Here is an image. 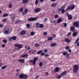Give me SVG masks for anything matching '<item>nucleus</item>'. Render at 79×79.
I'll list each match as a JSON object with an SVG mask.
<instances>
[{
    "label": "nucleus",
    "mask_w": 79,
    "mask_h": 79,
    "mask_svg": "<svg viewBox=\"0 0 79 79\" xmlns=\"http://www.w3.org/2000/svg\"><path fill=\"white\" fill-rule=\"evenodd\" d=\"M9 31H10V28L7 27L6 28L4 32L5 34H8V33H9Z\"/></svg>",
    "instance_id": "9d476101"
},
{
    "label": "nucleus",
    "mask_w": 79,
    "mask_h": 79,
    "mask_svg": "<svg viewBox=\"0 0 79 79\" xmlns=\"http://www.w3.org/2000/svg\"><path fill=\"white\" fill-rule=\"evenodd\" d=\"M47 21H48V19H47V18H46L44 19V21H45V22H47Z\"/></svg>",
    "instance_id": "bf43d9fd"
},
{
    "label": "nucleus",
    "mask_w": 79,
    "mask_h": 79,
    "mask_svg": "<svg viewBox=\"0 0 79 79\" xmlns=\"http://www.w3.org/2000/svg\"><path fill=\"white\" fill-rule=\"evenodd\" d=\"M27 2H28V0H22L23 3H26Z\"/></svg>",
    "instance_id": "bb28decb"
},
{
    "label": "nucleus",
    "mask_w": 79,
    "mask_h": 79,
    "mask_svg": "<svg viewBox=\"0 0 79 79\" xmlns=\"http://www.w3.org/2000/svg\"><path fill=\"white\" fill-rule=\"evenodd\" d=\"M56 3H54L52 4L51 5L52 6V7H55L57 5V4H56Z\"/></svg>",
    "instance_id": "a878e982"
},
{
    "label": "nucleus",
    "mask_w": 79,
    "mask_h": 79,
    "mask_svg": "<svg viewBox=\"0 0 79 79\" xmlns=\"http://www.w3.org/2000/svg\"><path fill=\"white\" fill-rule=\"evenodd\" d=\"M68 74V73H67V71H64L63 72L61 73V75H62V76H64V75H66V74Z\"/></svg>",
    "instance_id": "ddd939ff"
},
{
    "label": "nucleus",
    "mask_w": 79,
    "mask_h": 79,
    "mask_svg": "<svg viewBox=\"0 0 79 79\" xmlns=\"http://www.w3.org/2000/svg\"><path fill=\"white\" fill-rule=\"evenodd\" d=\"M8 16V14H5L2 15V17H6Z\"/></svg>",
    "instance_id": "c85d7f7f"
},
{
    "label": "nucleus",
    "mask_w": 79,
    "mask_h": 79,
    "mask_svg": "<svg viewBox=\"0 0 79 79\" xmlns=\"http://www.w3.org/2000/svg\"><path fill=\"white\" fill-rule=\"evenodd\" d=\"M61 11V13L62 14H63L64 13L66 12V10H65L64 9H62Z\"/></svg>",
    "instance_id": "f704fd0d"
},
{
    "label": "nucleus",
    "mask_w": 79,
    "mask_h": 79,
    "mask_svg": "<svg viewBox=\"0 0 79 79\" xmlns=\"http://www.w3.org/2000/svg\"><path fill=\"white\" fill-rule=\"evenodd\" d=\"M65 10L66 11H69V10H71L70 8V6L68 7L67 9H66Z\"/></svg>",
    "instance_id": "7c9ffc66"
},
{
    "label": "nucleus",
    "mask_w": 79,
    "mask_h": 79,
    "mask_svg": "<svg viewBox=\"0 0 79 79\" xmlns=\"http://www.w3.org/2000/svg\"><path fill=\"white\" fill-rule=\"evenodd\" d=\"M33 65H35V61H34L33 62Z\"/></svg>",
    "instance_id": "0e129e2a"
},
{
    "label": "nucleus",
    "mask_w": 79,
    "mask_h": 79,
    "mask_svg": "<svg viewBox=\"0 0 79 79\" xmlns=\"http://www.w3.org/2000/svg\"><path fill=\"white\" fill-rule=\"evenodd\" d=\"M6 20H7V19H3V20L2 21V22H5L6 21Z\"/></svg>",
    "instance_id": "6e6d98bb"
},
{
    "label": "nucleus",
    "mask_w": 79,
    "mask_h": 79,
    "mask_svg": "<svg viewBox=\"0 0 79 79\" xmlns=\"http://www.w3.org/2000/svg\"><path fill=\"white\" fill-rule=\"evenodd\" d=\"M40 11H41V8L40 7L36 8L34 10V11L35 13H39V12H40Z\"/></svg>",
    "instance_id": "0eeeda50"
},
{
    "label": "nucleus",
    "mask_w": 79,
    "mask_h": 79,
    "mask_svg": "<svg viewBox=\"0 0 79 79\" xmlns=\"http://www.w3.org/2000/svg\"><path fill=\"white\" fill-rule=\"evenodd\" d=\"M6 68V66L5 65L3 67H2L1 68V69H5V68Z\"/></svg>",
    "instance_id": "a18cd8bd"
},
{
    "label": "nucleus",
    "mask_w": 79,
    "mask_h": 79,
    "mask_svg": "<svg viewBox=\"0 0 79 79\" xmlns=\"http://www.w3.org/2000/svg\"><path fill=\"white\" fill-rule=\"evenodd\" d=\"M79 41V38L77 39L74 42V44H76L77 42H78V41Z\"/></svg>",
    "instance_id": "c9c22d12"
},
{
    "label": "nucleus",
    "mask_w": 79,
    "mask_h": 79,
    "mask_svg": "<svg viewBox=\"0 0 79 79\" xmlns=\"http://www.w3.org/2000/svg\"><path fill=\"white\" fill-rule=\"evenodd\" d=\"M63 76L60 73L59 75L57 77V79H60L61 77H62Z\"/></svg>",
    "instance_id": "cd10ccee"
},
{
    "label": "nucleus",
    "mask_w": 79,
    "mask_h": 79,
    "mask_svg": "<svg viewBox=\"0 0 79 79\" xmlns=\"http://www.w3.org/2000/svg\"><path fill=\"white\" fill-rule=\"evenodd\" d=\"M40 46V45H39V44H38L37 43H36L35 44V47H39Z\"/></svg>",
    "instance_id": "72a5a7b5"
},
{
    "label": "nucleus",
    "mask_w": 79,
    "mask_h": 79,
    "mask_svg": "<svg viewBox=\"0 0 79 79\" xmlns=\"http://www.w3.org/2000/svg\"><path fill=\"white\" fill-rule=\"evenodd\" d=\"M27 76L26 74H24L23 73H22L19 75V77L20 79H22V78H23V79H27Z\"/></svg>",
    "instance_id": "f03ea898"
},
{
    "label": "nucleus",
    "mask_w": 79,
    "mask_h": 79,
    "mask_svg": "<svg viewBox=\"0 0 79 79\" xmlns=\"http://www.w3.org/2000/svg\"><path fill=\"white\" fill-rule=\"evenodd\" d=\"M23 10H24L23 8H21L19 9V11L20 12H22L23 11Z\"/></svg>",
    "instance_id": "e433bc0d"
},
{
    "label": "nucleus",
    "mask_w": 79,
    "mask_h": 79,
    "mask_svg": "<svg viewBox=\"0 0 79 79\" xmlns=\"http://www.w3.org/2000/svg\"><path fill=\"white\" fill-rule=\"evenodd\" d=\"M70 7V10H73L75 8V6L74 5H72Z\"/></svg>",
    "instance_id": "412c9836"
},
{
    "label": "nucleus",
    "mask_w": 79,
    "mask_h": 79,
    "mask_svg": "<svg viewBox=\"0 0 79 79\" xmlns=\"http://www.w3.org/2000/svg\"><path fill=\"white\" fill-rule=\"evenodd\" d=\"M8 7L9 8H12V4H9L8 6Z\"/></svg>",
    "instance_id": "49530a36"
},
{
    "label": "nucleus",
    "mask_w": 79,
    "mask_h": 79,
    "mask_svg": "<svg viewBox=\"0 0 79 79\" xmlns=\"http://www.w3.org/2000/svg\"><path fill=\"white\" fill-rule=\"evenodd\" d=\"M15 47L19 48H17V49L18 50H19V48H23V46L21 44H17L15 45Z\"/></svg>",
    "instance_id": "7ed1b4c3"
},
{
    "label": "nucleus",
    "mask_w": 79,
    "mask_h": 79,
    "mask_svg": "<svg viewBox=\"0 0 79 79\" xmlns=\"http://www.w3.org/2000/svg\"><path fill=\"white\" fill-rule=\"evenodd\" d=\"M40 23H37L36 24V27H37V28H39V27H40Z\"/></svg>",
    "instance_id": "c756f323"
},
{
    "label": "nucleus",
    "mask_w": 79,
    "mask_h": 79,
    "mask_svg": "<svg viewBox=\"0 0 79 79\" xmlns=\"http://www.w3.org/2000/svg\"><path fill=\"white\" fill-rule=\"evenodd\" d=\"M55 18H58V15H56L54 16Z\"/></svg>",
    "instance_id": "3c124183"
},
{
    "label": "nucleus",
    "mask_w": 79,
    "mask_h": 79,
    "mask_svg": "<svg viewBox=\"0 0 79 79\" xmlns=\"http://www.w3.org/2000/svg\"><path fill=\"white\" fill-rule=\"evenodd\" d=\"M66 58H69V53H67L66 55Z\"/></svg>",
    "instance_id": "ea45409f"
},
{
    "label": "nucleus",
    "mask_w": 79,
    "mask_h": 79,
    "mask_svg": "<svg viewBox=\"0 0 79 79\" xmlns=\"http://www.w3.org/2000/svg\"><path fill=\"white\" fill-rule=\"evenodd\" d=\"M71 35V32H69L67 35V36H68L69 37Z\"/></svg>",
    "instance_id": "37998d69"
},
{
    "label": "nucleus",
    "mask_w": 79,
    "mask_h": 79,
    "mask_svg": "<svg viewBox=\"0 0 79 79\" xmlns=\"http://www.w3.org/2000/svg\"><path fill=\"white\" fill-rule=\"evenodd\" d=\"M73 25L74 27H76V28H79V24H78V23H77V22H74L73 23Z\"/></svg>",
    "instance_id": "423d86ee"
},
{
    "label": "nucleus",
    "mask_w": 79,
    "mask_h": 79,
    "mask_svg": "<svg viewBox=\"0 0 79 79\" xmlns=\"http://www.w3.org/2000/svg\"><path fill=\"white\" fill-rule=\"evenodd\" d=\"M75 27L74 26H72L70 27V30L72 32H75Z\"/></svg>",
    "instance_id": "9b49d317"
},
{
    "label": "nucleus",
    "mask_w": 79,
    "mask_h": 79,
    "mask_svg": "<svg viewBox=\"0 0 79 79\" xmlns=\"http://www.w3.org/2000/svg\"><path fill=\"white\" fill-rule=\"evenodd\" d=\"M65 49H66V50H68V49H69L70 47L69 46H65Z\"/></svg>",
    "instance_id": "864d4df0"
},
{
    "label": "nucleus",
    "mask_w": 79,
    "mask_h": 79,
    "mask_svg": "<svg viewBox=\"0 0 79 79\" xmlns=\"http://www.w3.org/2000/svg\"><path fill=\"white\" fill-rule=\"evenodd\" d=\"M43 27H44V25L42 24H40V28H43Z\"/></svg>",
    "instance_id": "2f4dec72"
},
{
    "label": "nucleus",
    "mask_w": 79,
    "mask_h": 79,
    "mask_svg": "<svg viewBox=\"0 0 79 79\" xmlns=\"http://www.w3.org/2000/svg\"><path fill=\"white\" fill-rule=\"evenodd\" d=\"M50 22L51 23H53V24H55L56 23V20H54L53 21H52V20H50Z\"/></svg>",
    "instance_id": "a19ab883"
},
{
    "label": "nucleus",
    "mask_w": 79,
    "mask_h": 79,
    "mask_svg": "<svg viewBox=\"0 0 79 79\" xmlns=\"http://www.w3.org/2000/svg\"><path fill=\"white\" fill-rule=\"evenodd\" d=\"M64 41L65 42H66V43H70L71 42L68 38H65L64 40Z\"/></svg>",
    "instance_id": "f8f14e48"
},
{
    "label": "nucleus",
    "mask_w": 79,
    "mask_h": 79,
    "mask_svg": "<svg viewBox=\"0 0 79 79\" xmlns=\"http://www.w3.org/2000/svg\"><path fill=\"white\" fill-rule=\"evenodd\" d=\"M38 3H39V0H36L35 2V5H37Z\"/></svg>",
    "instance_id": "603ef678"
},
{
    "label": "nucleus",
    "mask_w": 79,
    "mask_h": 79,
    "mask_svg": "<svg viewBox=\"0 0 79 79\" xmlns=\"http://www.w3.org/2000/svg\"><path fill=\"white\" fill-rule=\"evenodd\" d=\"M19 62H20L21 63H25V60L24 59H19L18 60Z\"/></svg>",
    "instance_id": "6e6552de"
},
{
    "label": "nucleus",
    "mask_w": 79,
    "mask_h": 79,
    "mask_svg": "<svg viewBox=\"0 0 79 79\" xmlns=\"http://www.w3.org/2000/svg\"><path fill=\"white\" fill-rule=\"evenodd\" d=\"M38 18L37 17L34 18L31 17L28 19V21H35V20L37 19Z\"/></svg>",
    "instance_id": "20e7f679"
},
{
    "label": "nucleus",
    "mask_w": 79,
    "mask_h": 79,
    "mask_svg": "<svg viewBox=\"0 0 79 79\" xmlns=\"http://www.w3.org/2000/svg\"><path fill=\"white\" fill-rule=\"evenodd\" d=\"M5 47V44H2L1 46V47H2V48H4Z\"/></svg>",
    "instance_id": "13d9d810"
},
{
    "label": "nucleus",
    "mask_w": 79,
    "mask_h": 79,
    "mask_svg": "<svg viewBox=\"0 0 79 79\" xmlns=\"http://www.w3.org/2000/svg\"><path fill=\"white\" fill-rule=\"evenodd\" d=\"M66 26H67V23H64V27H66Z\"/></svg>",
    "instance_id": "e2e57ef3"
},
{
    "label": "nucleus",
    "mask_w": 79,
    "mask_h": 79,
    "mask_svg": "<svg viewBox=\"0 0 79 79\" xmlns=\"http://www.w3.org/2000/svg\"><path fill=\"white\" fill-rule=\"evenodd\" d=\"M25 48L26 49V50L27 51L29 50H30L31 49V48L30 47H29L28 48V47L27 46H25Z\"/></svg>",
    "instance_id": "a211bd4d"
},
{
    "label": "nucleus",
    "mask_w": 79,
    "mask_h": 79,
    "mask_svg": "<svg viewBox=\"0 0 79 79\" xmlns=\"http://www.w3.org/2000/svg\"><path fill=\"white\" fill-rule=\"evenodd\" d=\"M61 22H62V19H59L57 21V23H60Z\"/></svg>",
    "instance_id": "b1692460"
},
{
    "label": "nucleus",
    "mask_w": 79,
    "mask_h": 79,
    "mask_svg": "<svg viewBox=\"0 0 79 79\" xmlns=\"http://www.w3.org/2000/svg\"><path fill=\"white\" fill-rule=\"evenodd\" d=\"M48 40L49 41H50L53 40V38L52 37H49L48 38Z\"/></svg>",
    "instance_id": "473e14b6"
},
{
    "label": "nucleus",
    "mask_w": 79,
    "mask_h": 79,
    "mask_svg": "<svg viewBox=\"0 0 79 79\" xmlns=\"http://www.w3.org/2000/svg\"><path fill=\"white\" fill-rule=\"evenodd\" d=\"M45 53H43L41 54L40 55V56H43V55H44Z\"/></svg>",
    "instance_id": "680f3d73"
},
{
    "label": "nucleus",
    "mask_w": 79,
    "mask_h": 79,
    "mask_svg": "<svg viewBox=\"0 0 79 79\" xmlns=\"http://www.w3.org/2000/svg\"><path fill=\"white\" fill-rule=\"evenodd\" d=\"M57 44H56V43H53L51 44L50 45V47H55V46H56V45Z\"/></svg>",
    "instance_id": "aec40b11"
},
{
    "label": "nucleus",
    "mask_w": 79,
    "mask_h": 79,
    "mask_svg": "<svg viewBox=\"0 0 79 79\" xmlns=\"http://www.w3.org/2000/svg\"><path fill=\"white\" fill-rule=\"evenodd\" d=\"M66 16H69V13H66Z\"/></svg>",
    "instance_id": "338daca9"
},
{
    "label": "nucleus",
    "mask_w": 79,
    "mask_h": 79,
    "mask_svg": "<svg viewBox=\"0 0 79 79\" xmlns=\"http://www.w3.org/2000/svg\"><path fill=\"white\" fill-rule=\"evenodd\" d=\"M2 42L4 43H5V44H6V43H7V41H6V40L5 39H4L3 40Z\"/></svg>",
    "instance_id": "58836bf2"
},
{
    "label": "nucleus",
    "mask_w": 79,
    "mask_h": 79,
    "mask_svg": "<svg viewBox=\"0 0 79 79\" xmlns=\"http://www.w3.org/2000/svg\"><path fill=\"white\" fill-rule=\"evenodd\" d=\"M56 37V35L55 34H54L52 36V37H53V38H55Z\"/></svg>",
    "instance_id": "4d7b16f0"
},
{
    "label": "nucleus",
    "mask_w": 79,
    "mask_h": 79,
    "mask_svg": "<svg viewBox=\"0 0 79 79\" xmlns=\"http://www.w3.org/2000/svg\"><path fill=\"white\" fill-rule=\"evenodd\" d=\"M20 23V21H16L15 22V24H19Z\"/></svg>",
    "instance_id": "de8ad7c7"
},
{
    "label": "nucleus",
    "mask_w": 79,
    "mask_h": 79,
    "mask_svg": "<svg viewBox=\"0 0 79 79\" xmlns=\"http://www.w3.org/2000/svg\"><path fill=\"white\" fill-rule=\"evenodd\" d=\"M47 32H44V35H47Z\"/></svg>",
    "instance_id": "69168bd1"
},
{
    "label": "nucleus",
    "mask_w": 79,
    "mask_h": 79,
    "mask_svg": "<svg viewBox=\"0 0 79 79\" xmlns=\"http://www.w3.org/2000/svg\"><path fill=\"white\" fill-rule=\"evenodd\" d=\"M37 60H38V58L37 57L33 59V60L35 61H36Z\"/></svg>",
    "instance_id": "c03bdc74"
},
{
    "label": "nucleus",
    "mask_w": 79,
    "mask_h": 79,
    "mask_svg": "<svg viewBox=\"0 0 79 79\" xmlns=\"http://www.w3.org/2000/svg\"><path fill=\"white\" fill-rule=\"evenodd\" d=\"M43 51L40 50L37 52V54L39 55V54H41V53H43Z\"/></svg>",
    "instance_id": "393cba45"
},
{
    "label": "nucleus",
    "mask_w": 79,
    "mask_h": 79,
    "mask_svg": "<svg viewBox=\"0 0 79 79\" xmlns=\"http://www.w3.org/2000/svg\"><path fill=\"white\" fill-rule=\"evenodd\" d=\"M68 19L69 20H71L73 19V17H72V15H69L68 16Z\"/></svg>",
    "instance_id": "4468645a"
},
{
    "label": "nucleus",
    "mask_w": 79,
    "mask_h": 79,
    "mask_svg": "<svg viewBox=\"0 0 79 79\" xmlns=\"http://www.w3.org/2000/svg\"><path fill=\"white\" fill-rule=\"evenodd\" d=\"M77 47H79V42H78L77 44Z\"/></svg>",
    "instance_id": "774afa93"
},
{
    "label": "nucleus",
    "mask_w": 79,
    "mask_h": 79,
    "mask_svg": "<svg viewBox=\"0 0 79 79\" xmlns=\"http://www.w3.org/2000/svg\"><path fill=\"white\" fill-rule=\"evenodd\" d=\"M35 34H34V32L33 31H32L30 33V35H35Z\"/></svg>",
    "instance_id": "79ce46f5"
},
{
    "label": "nucleus",
    "mask_w": 79,
    "mask_h": 79,
    "mask_svg": "<svg viewBox=\"0 0 79 79\" xmlns=\"http://www.w3.org/2000/svg\"><path fill=\"white\" fill-rule=\"evenodd\" d=\"M39 66L40 67H41L42 66V64H43V63L42 62H41L39 63Z\"/></svg>",
    "instance_id": "8fccbe9b"
},
{
    "label": "nucleus",
    "mask_w": 79,
    "mask_h": 79,
    "mask_svg": "<svg viewBox=\"0 0 79 79\" xmlns=\"http://www.w3.org/2000/svg\"><path fill=\"white\" fill-rule=\"evenodd\" d=\"M24 11L25 12V13H24V12H23L22 13V15H26V13H27L28 12V9H25L24 10Z\"/></svg>",
    "instance_id": "6ab92c4d"
},
{
    "label": "nucleus",
    "mask_w": 79,
    "mask_h": 79,
    "mask_svg": "<svg viewBox=\"0 0 79 79\" xmlns=\"http://www.w3.org/2000/svg\"><path fill=\"white\" fill-rule=\"evenodd\" d=\"M60 69L58 67H56V68L55 70L54 71L55 72H56V73H58V71H60Z\"/></svg>",
    "instance_id": "dca6fc26"
},
{
    "label": "nucleus",
    "mask_w": 79,
    "mask_h": 79,
    "mask_svg": "<svg viewBox=\"0 0 79 79\" xmlns=\"http://www.w3.org/2000/svg\"><path fill=\"white\" fill-rule=\"evenodd\" d=\"M36 52H37V50H36L32 49L31 51V54L35 53Z\"/></svg>",
    "instance_id": "2eb2a0df"
},
{
    "label": "nucleus",
    "mask_w": 79,
    "mask_h": 79,
    "mask_svg": "<svg viewBox=\"0 0 79 79\" xmlns=\"http://www.w3.org/2000/svg\"><path fill=\"white\" fill-rule=\"evenodd\" d=\"M62 54L63 55H66L67 54V52H66L65 51L63 52H62Z\"/></svg>",
    "instance_id": "4c0bfd02"
},
{
    "label": "nucleus",
    "mask_w": 79,
    "mask_h": 79,
    "mask_svg": "<svg viewBox=\"0 0 79 79\" xmlns=\"http://www.w3.org/2000/svg\"><path fill=\"white\" fill-rule=\"evenodd\" d=\"M27 27H28V28H30V25L29 24H27Z\"/></svg>",
    "instance_id": "5fc2aeb1"
},
{
    "label": "nucleus",
    "mask_w": 79,
    "mask_h": 79,
    "mask_svg": "<svg viewBox=\"0 0 79 79\" xmlns=\"http://www.w3.org/2000/svg\"><path fill=\"white\" fill-rule=\"evenodd\" d=\"M65 8V6H61V8L60 9H58V11H61V10L62 9H64Z\"/></svg>",
    "instance_id": "f3484780"
},
{
    "label": "nucleus",
    "mask_w": 79,
    "mask_h": 79,
    "mask_svg": "<svg viewBox=\"0 0 79 79\" xmlns=\"http://www.w3.org/2000/svg\"><path fill=\"white\" fill-rule=\"evenodd\" d=\"M27 56H28V54L24 55L21 56V57L22 58H24V57L25 58H27Z\"/></svg>",
    "instance_id": "5701e85b"
},
{
    "label": "nucleus",
    "mask_w": 79,
    "mask_h": 79,
    "mask_svg": "<svg viewBox=\"0 0 79 79\" xmlns=\"http://www.w3.org/2000/svg\"><path fill=\"white\" fill-rule=\"evenodd\" d=\"M4 24L3 23H1L0 24V27H3Z\"/></svg>",
    "instance_id": "09e8293b"
},
{
    "label": "nucleus",
    "mask_w": 79,
    "mask_h": 79,
    "mask_svg": "<svg viewBox=\"0 0 79 79\" xmlns=\"http://www.w3.org/2000/svg\"><path fill=\"white\" fill-rule=\"evenodd\" d=\"M17 39V37L16 36H13L12 37H10L9 38V39L10 41H11L12 40H16Z\"/></svg>",
    "instance_id": "39448f33"
},
{
    "label": "nucleus",
    "mask_w": 79,
    "mask_h": 79,
    "mask_svg": "<svg viewBox=\"0 0 79 79\" xmlns=\"http://www.w3.org/2000/svg\"><path fill=\"white\" fill-rule=\"evenodd\" d=\"M77 34H78V32H74L72 35L73 37H76V36H77V35H76Z\"/></svg>",
    "instance_id": "4be33fe9"
},
{
    "label": "nucleus",
    "mask_w": 79,
    "mask_h": 79,
    "mask_svg": "<svg viewBox=\"0 0 79 79\" xmlns=\"http://www.w3.org/2000/svg\"><path fill=\"white\" fill-rule=\"evenodd\" d=\"M25 34H26V31L24 30H23L20 33V35L22 36L25 35Z\"/></svg>",
    "instance_id": "1a4fd4ad"
},
{
    "label": "nucleus",
    "mask_w": 79,
    "mask_h": 79,
    "mask_svg": "<svg viewBox=\"0 0 79 79\" xmlns=\"http://www.w3.org/2000/svg\"><path fill=\"white\" fill-rule=\"evenodd\" d=\"M78 66L77 65H74L73 71L74 73H77L78 72Z\"/></svg>",
    "instance_id": "f257e3e1"
},
{
    "label": "nucleus",
    "mask_w": 79,
    "mask_h": 79,
    "mask_svg": "<svg viewBox=\"0 0 79 79\" xmlns=\"http://www.w3.org/2000/svg\"><path fill=\"white\" fill-rule=\"evenodd\" d=\"M49 55L48 54H45L44 56L45 57H48V56H49Z\"/></svg>",
    "instance_id": "052dcab7"
}]
</instances>
